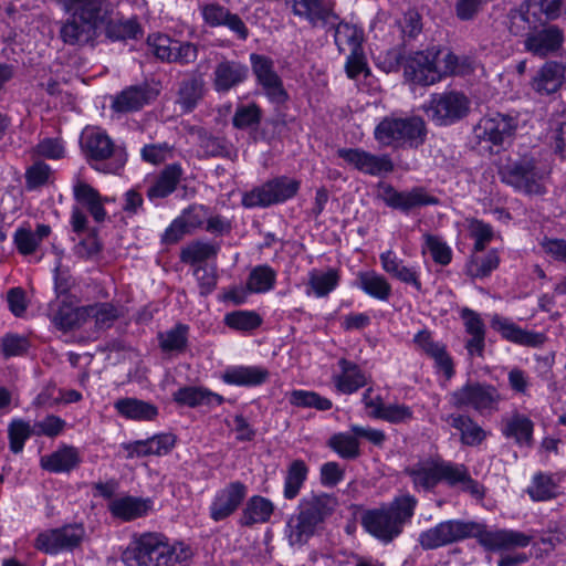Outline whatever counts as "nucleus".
I'll return each instance as SVG.
<instances>
[{
	"label": "nucleus",
	"mask_w": 566,
	"mask_h": 566,
	"mask_svg": "<svg viewBox=\"0 0 566 566\" xmlns=\"http://www.w3.org/2000/svg\"><path fill=\"white\" fill-rule=\"evenodd\" d=\"M474 537L486 551L499 552L527 547L533 536L515 530L489 531L485 525L461 520H448L423 531L419 544L423 549H436Z\"/></svg>",
	"instance_id": "f257e3e1"
},
{
	"label": "nucleus",
	"mask_w": 566,
	"mask_h": 566,
	"mask_svg": "<svg viewBox=\"0 0 566 566\" xmlns=\"http://www.w3.org/2000/svg\"><path fill=\"white\" fill-rule=\"evenodd\" d=\"M403 473L418 492H432L440 482H446L451 488L460 485L463 492L476 499L483 496L481 484L471 478L464 464L446 461L440 457L419 459L407 465Z\"/></svg>",
	"instance_id": "f03ea898"
},
{
	"label": "nucleus",
	"mask_w": 566,
	"mask_h": 566,
	"mask_svg": "<svg viewBox=\"0 0 566 566\" xmlns=\"http://www.w3.org/2000/svg\"><path fill=\"white\" fill-rule=\"evenodd\" d=\"M71 15L61 24L59 35L64 44L83 46L93 42L102 21L104 0H55Z\"/></svg>",
	"instance_id": "7ed1b4c3"
},
{
	"label": "nucleus",
	"mask_w": 566,
	"mask_h": 566,
	"mask_svg": "<svg viewBox=\"0 0 566 566\" xmlns=\"http://www.w3.org/2000/svg\"><path fill=\"white\" fill-rule=\"evenodd\" d=\"M336 506V497L326 493H312L302 497L297 512L286 523L285 535L290 545L301 546L307 543Z\"/></svg>",
	"instance_id": "20e7f679"
},
{
	"label": "nucleus",
	"mask_w": 566,
	"mask_h": 566,
	"mask_svg": "<svg viewBox=\"0 0 566 566\" xmlns=\"http://www.w3.org/2000/svg\"><path fill=\"white\" fill-rule=\"evenodd\" d=\"M81 148L91 166L102 172L117 174L126 164L127 155L112 138L97 127L84 129Z\"/></svg>",
	"instance_id": "39448f33"
},
{
	"label": "nucleus",
	"mask_w": 566,
	"mask_h": 566,
	"mask_svg": "<svg viewBox=\"0 0 566 566\" xmlns=\"http://www.w3.org/2000/svg\"><path fill=\"white\" fill-rule=\"evenodd\" d=\"M375 138L382 146L418 148L427 136L424 120L419 116L385 117L375 128Z\"/></svg>",
	"instance_id": "423d86ee"
},
{
	"label": "nucleus",
	"mask_w": 566,
	"mask_h": 566,
	"mask_svg": "<svg viewBox=\"0 0 566 566\" xmlns=\"http://www.w3.org/2000/svg\"><path fill=\"white\" fill-rule=\"evenodd\" d=\"M502 400L499 390L491 384L469 380L448 396L450 406L458 410H474L481 416L499 411Z\"/></svg>",
	"instance_id": "0eeeda50"
},
{
	"label": "nucleus",
	"mask_w": 566,
	"mask_h": 566,
	"mask_svg": "<svg viewBox=\"0 0 566 566\" xmlns=\"http://www.w3.org/2000/svg\"><path fill=\"white\" fill-rule=\"evenodd\" d=\"M444 64V50L431 48L415 52L403 63L405 76L419 85H433L449 72Z\"/></svg>",
	"instance_id": "6e6552de"
},
{
	"label": "nucleus",
	"mask_w": 566,
	"mask_h": 566,
	"mask_svg": "<svg viewBox=\"0 0 566 566\" xmlns=\"http://www.w3.org/2000/svg\"><path fill=\"white\" fill-rule=\"evenodd\" d=\"M501 180L514 189L526 195H542L545 192L543 180L545 171L534 158L523 157L520 160L506 164L500 169Z\"/></svg>",
	"instance_id": "1a4fd4ad"
},
{
	"label": "nucleus",
	"mask_w": 566,
	"mask_h": 566,
	"mask_svg": "<svg viewBox=\"0 0 566 566\" xmlns=\"http://www.w3.org/2000/svg\"><path fill=\"white\" fill-rule=\"evenodd\" d=\"M298 189L297 180L285 176L277 177L244 192L241 203L248 209L265 208L293 198Z\"/></svg>",
	"instance_id": "9d476101"
},
{
	"label": "nucleus",
	"mask_w": 566,
	"mask_h": 566,
	"mask_svg": "<svg viewBox=\"0 0 566 566\" xmlns=\"http://www.w3.org/2000/svg\"><path fill=\"white\" fill-rule=\"evenodd\" d=\"M566 11V0H527L516 11L511 12L510 31L515 34H522L525 31V24L545 23L557 19Z\"/></svg>",
	"instance_id": "9b49d317"
},
{
	"label": "nucleus",
	"mask_w": 566,
	"mask_h": 566,
	"mask_svg": "<svg viewBox=\"0 0 566 566\" xmlns=\"http://www.w3.org/2000/svg\"><path fill=\"white\" fill-rule=\"evenodd\" d=\"M423 109L437 125H451L464 118L470 111V101L461 92L449 91L430 96Z\"/></svg>",
	"instance_id": "f8f14e48"
},
{
	"label": "nucleus",
	"mask_w": 566,
	"mask_h": 566,
	"mask_svg": "<svg viewBox=\"0 0 566 566\" xmlns=\"http://www.w3.org/2000/svg\"><path fill=\"white\" fill-rule=\"evenodd\" d=\"M85 535V528L82 524H67L40 533L35 538V547L52 555L63 551H73L82 544Z\"/></svg>",
	"instance_id": "ddd939ff"
},
{
	"label": "nucleus",
	"mask_w": 566,
	"mask_h": 566,
	"mask_svg": "<svg viewBox=\"0 0 566 566\" xmlns=\"http://www.w3.org/2000/svg\"><path fill=\"white\" fill-rule=\"evenodd\" d=\"M167 538L158 533H145L135 537L123 553L127 566H155L166 549Z\"/></svg>",
	"instance_id": "4468645a"
},
{
	"label": "nucleus",
	"mask_w": 566,
	"mask_h": 566,
	"mask_svg": "<svg viewBox=\"0 0 566 566\" xmlns=\"http://www.w3.org/2000/svg\"><path fill=\"white\" fill-rule=\"evenodd\" d=\"M250 62L256 83L262 87L270 102L284 104L289 99V94L284 88L282 78L274 69L273 60L265 55L252 53Z\"/></svg>",
	"instance_id": "2eb2a0df"
},
{
	"label": "nucleus",
	"mask_w": 566,
	"mask_h": 566,
	"mask_svg": "<svg viewBox=\"0 0 566 566\" xmlns=\"http://www.w3.org/2000/svg\"><path fill=\"white\" fill-rule=\"evenodd\" d=\"M333 0H286V8L312 28H327L337 19Z\"/></svg>",
	"instance_id": "dca6fc26"
},
{
	"label": "nucleus",
	"mask_w": 566,
	"mask_h": 566,
	"mask_svg": "<svg viewBox=\"0 0 566 566\" xmlns=\"http://www.w3.org/2000/svg\"><path fill=\"white\" fill-rule=\"evenodd\" d=\"M518 122L515 116L494 112L480 119L474 133L479 139L500 146L512 140Z\"/></svg>",
	"instance_id": "f3484780"
},
{
	"label": "nucleus",
	"mask_w": 566,
	"mask_h": 566,
	"mask_svg": "<svg viewBox=\"0 0 566 566\" xmlns=\"http://www.w3.org/2000/svg\"><path fill=\"white\" fill-rule=\"evenodd\" d=\"M563 31L553 24L532 23L524 40V49L538 57L556 53L563 45Z\"/></svg>",
	"instance_id": "a211bd4d"
},
{
	"label": "nucleus",
	"mask_w": 566,
	"mask_h": 566,
	"mask_svg": "<svg viewBox=\"0 0 566 566\" xmlns=\"http://www.w3.org/2000/svg\"><path fill=\"white\" fill-rule=\"evenodd\" d=\"M377 188L379 199L388 207L405 212L418 207L438 203V199L428 195L421 187H415L409 191H398L389 184L379 182Z\"/></svg>",
	"instance_id": "6ab92c4d"
},
{
	"label": "nucleus",
	"mask_w": 566,
	"mask_h": 566,
	"mask_svg": "<svg viewBox=\"0 0 566 566\" xmlns=\"http://www.w3.org/2000/svg\"><path fill=\"white\" fill-rule=\"evenodd\" d=\"M337 155L349 166L370 176L389 174L395 168L388 155H375L361 148H340L337 150Z\"/></svg>",
	"instance_id": "aec40b11"
},
{
	"label": "nucleus",
	"mask_w": 566,
	"mask_h": 566,
	"mask_svg": "<svg viewBox=\"0 0 566 566\" xmlns=\"http://www.w3.org/2000/svg\"><path fill=\"white\" fill-rule=\"evenodd\" d=\"M247 494L248 488L244 483L230 482L216 493L209 506L210 518L220 522L231 516L240 507Z\"/></svg>",
	"instance_id": "412c9836"
},
{
	"label": "nucleus",
	"mask_w": 566,
	"mask_h": 566,
	"mask_svg": "<svg viewBox=\"0 0 566 566\" xmlns=\"http://www.w3.org/2000/svg\"><path fill=\"white\" fill-rule=\"evenodd\" d=\"M364 528L384 543L391 542L402 528L387 507L369 510L361 516Z\"/></svg>",
	"instance_id": "4be33fe9"
},
{
	"label": "nucleus",
	"mask_w": 566,
	"mask_h": 566,
	"mask_svg": "<svg viewBox=\"0 0 566 566\" xmlns=\"http://www.w3.org/2000/svg\"><path fill=\"white\" fill-rule=\"evenodd\" d=\"M157 95L158 91L148 83L130 85L113 98L112 108L117 113L137 112L155 101Z\"/></svg>",
	"instance_id": "5701e85b"
},
{
	"label": "nucleus",
	"mask_w": 566,
	"mask_h": 566,
	"mask_svg": "<svg viewBox=\"0 0 566 566\" xmlns=\"http://www.w3.org/2000/svg\"><path fill=\"white\" fill-rule=\"evenodd\" d=\"M249 75V67L234 60L223 59L213 70V87L218 93L229 92L242 84Z\"/></svg>",
	"instance_id": "b1692460"
},
{
	"label": "nucleus",
	"mask_w": 566,
	"mask_h": 566,
	"mask_svg": "<svg viewBox=\"0 0 566 566\" xmlns=\"http://www.w3.org/2000/svg\"><path fill=\"white\" fill-rule=\"evenodd\" d=\"M566 65L557 61L545 62L531 81L532 88L539 95L556 93L565 80Z\"/></svg>",
	"instance_id": "393cba45"
},
{
	"label": "nucleus",
	"mask_w": 566,
	"mask_h": 566,
	"mask_svg": "<svg viewBox=\"0 0 566 566\" xmlns=\"http://www.w3.org/2000/svg\"><path fill=\"white\" fill-rule=\"evenodd\" d=\"M490 325L504 339L518 345L536 347L542 345L545 339L543 334L525 331L511 319L499 314H494L491 317Z\"/></svg>",
	"instance_id": "a878e982"
},
{
	"label": "nucleus",
	"mask_w": 566,
	"mask_h": 566,
	"mask_svg": "<svg viewBox=\"0 0 566 566\" xmlns=\"http://www.w3.org/2000/svg\"><path fill=\"white\" fill-rule=\"evenodd\" d=\"M339 373L332 379L336 390L344 395H352L368 384V376L354 361L340 358L337 363Z\"/></svg>",
	"instance_id": "bb28decb"
},
{
	"label": "nucleus",
	"mask_w": 566,
	"mask_h": 566,
	"mask_svg": "<svg viewBox=\"0 0 566 566\" xmlns=\"http://www.w3.org/2000/svg\"><path fill=\"white\" fill-rule=\"evenodd\" d=\"M501 431L504 437L513 439L520 447L531 448L534 443V422L517 411L502 419Z\"/></svg>",
	"instance_id": "cd10ccee"
},
{
	"label": "nucleus",
	"mask_w": 566,
	"mask_h": 566,
	"mask_svg": "<svg viewBox=\"0 0 566 566\" xmlns=\"http://www.w3.org/2000/svg\"><path fill=\"white\" fill-rule=\"evenodd\" d=\"M81 462L82 457L78 449L66 444L40 460L42 469L53 473H69L76 469Z\"/></svg>",
	"instance_id": "c85d7f7f"
},
{
	"label": "nucleus",
	"mask_w": 566,
	"mask_h": 566,
	"mask_svg": "<svg viewBox=\"0 0 566 566\" xmlns=\"http://www.w3.org/2000/svg\"><path fill=\"white\" fill-rule=\"evenodd\" d=\"M326 30H334V41L339 52L356 51L363 49L364 31L355 24L343 21L337 14L334 23L325 28Z\"/></svg>",
	"instance_id": "c756f323"
},
{
	"label": "nucleus",
	"mask_w": 566,
	"mask_h": 566,
	"mask_svg": "<svg viewBox=\"0 0 566 566\" xmlns=\"http://www.w3.org/2000/svg\"><path fill=\"white\" fill-rule=\"evenodd\" d=\"M381 266L392 277L398 281L413 286L417 291H421L422 284L420 282L419 273L415 268L406 266L396 253L391 250L382 252L379 255Z\"/></svg>",
	"instance_id": "7c9ffc66"
},
{
	"label": "nucleus",
	"mask_w": 566,
	"mask_h": 566,
	"mask_svg": "<svg viewBox=\"0 0 566 566\" xmlns=\"http://www.w3.org/2000/svg\"><path fill=\"white\" fill-rule=\"evenodd\" d=\"M182 168L178 164L166 166L147 189L149 200L163 199L171 195L182 177Z\"/></svg>",
	"instance_id": "2f4dec72"
},
{
	"label": "nucleus",
	"mask_w": 566,
	"mask_h": 566,
	"mask_svg": "<svg viewBox=\"0 0 566 566\" xmlns=\"http://www.w3.org/2000/svg\"><path fill=\"white\" fill-rule=\"evenodd\" d=\"M444 420L460 432V441L464 446H479L486 438L483 428L468 415L452 413Z\"/></svg>",
	"instance_id": "473e14b6"
},
{
	"label": "nucleus",
	"mask_w": 566,
	"mask_h": 566,
	"mask_svg": "<svg viewBox=\"0 0 566 566\" xmlns=\"http://www.w3.org/2000/svg\"><path fill=\"white\" fill-rule=\"evenodd\" d=\"M274 512V504L266 497L261 495L251 496L239 518L241 526H253L254 524H263L270 521Z\"/></svg>",
	"instance_id": "72a5a7b5"
},
{
	"label": "nucleus",
	"mask_w": 566,
	"mask_h": 566,
	"mask_svg": "<svg viewBox=\"0 0 566 566\" xmlns=\"http://www.w3.org/2000/svg\"><path fill=\"white\" fill-rule=\"evenodd\" d=\"M174 401L190 408L199 406H220L223 397L201 387L186 386L172 395Z\"/></svg>",
	"instance_id": "f704fd0d"
},
{
	"label": "nucleus",
	"mask_w": 566,
	"mask_h": 566,
	"mask_svg": "<svg viewBox=\"0 0 566 566\" xmlns=\"http://www.w3.org/2000/svg\"><path fill=\"white\" fill-rule=\"evenodd\" d=\"M114 408L126 419L151 421L158 416V408L137 398H122L115 401Z\"/></svg>",
	"instance_id": "c9c22d12"
},
{
	"label": "nucleus",
	"mask_w": 566,
	"mask_h": 566,
	"mask_svg": "<svg viewBox=\"0 0 566 566\" xmlns=\"http://www.w3.org/2000/svg\"><path fill=\"white\" fill-rule=\"evenodd\" d=\"M269 370L260 366H238L224 371L222 379L229 385L259 386L269 378Z\"/></svg>",
	"instance_id": "e433bc0d"
},
{
	"label": "nucleus",
	"mask_w": 566,
	"mask_h": 566,
	"mask_svg": "<svg viewBox=\"0 0 566 566\" xmlns=\"http://www.w3.org/2000/svg\"><path fill=\"white\" fill-rule=\"evenodd\" d=\"M150 500H143L134 496H123L111 501L108 510L118 518L132 521L144 516L150 509Z\"/></svg>",
	"instance_id": "4c0bfd02"
},
{
	"label": "nucleus",
	"mask_w": 566,
	"mask_h": 566,
	"mask_svg": "<svg viewBox=\"0 0 566 566\" xmlns=\"http://www.w3.org/2000/svg\"><path fill=\"white\" fill-rule=\"evenodd\" d=\"M74 197L77 203L85 208L96 222L105 220V200L96 189L86 182H78L74 186Z\"/></svg>",
	"instance_id": "58836bf2"
},
{
	"label": "nucleus",
	"mask_w": 566,
	"mask_h": 566,
	"mask_svg": "<svg viewBox=\"0 0 566 566\" xmlns=\"http://www.w3.org/2000/svg\"><path fill=\"white\" fill-rule=\"evenodd\" d=\"M357 286L379 301H388L391 295V285L387 279L375 271L359 272L357 274Z\"/></svg>",
	"instance_id": "ea45409f"
},
{
	"label": "nucleus",
	"mask_w": 566,
	"mask_h": 566,
	"mask_svg": "<svg viewBox=\"0 0 566 566\" xmlns=\"http://www.w3.org/2000/svg\"><path fill=\"white\" fill-rule=\"evenodd\" d=\"M308 474V467L303 460H294L290 463L284 476L283 495L286 500H294L301 492Z\"/></svg>",
	"instance_id": "a19ab883"
},
{
	"label": "nucleus",
	"mask_w": 566,
	"mask_h": 566,
	"mask_svg": "<svg viewBox=\"0 0 566 566\" xmlns=\"http://www.w3.org/2000/svg\"><path fill=\"white\" fill-rule=\"evenodd\" d=\"M203 81L198 77L182 80L178 90L177 104L186 113L192 112L203 97Z\"/></svg>",
	"instance_id": "79ce46f5"
},
{
	"label": "nucleus",
	"mask_w": 566,
	"mask_h": 566,
	"mask_svg": "<svg viewBox=\"0 0 566 566\" xmlns=\"http://www.w3.org/2000/svg\"><path fill=\"white\" fill-rule=\"evenodd\" d=\"M85 306L74 307L70 304H61L52 316L54 326L67 332L82 326L85 322Z\"/></svg>",
	"instance_id": "37998d69"
},
{
	"label": "nucleus",
	"mask_w": 566,
	"mask_h": 566,
	"mask_svg": "<svg viewBox=\"0 0 566 566\" xmlns=\"http://www.w3.org/2000/svg\"><path fill=\"white\" fill-rule=\"evenodd\" d=\"M189 327L177 324L172 328L158 334L159 347L164 353H184L188 346Z\"/></svg>",
	"instance_id": "c03bdc74"
},
{
	"label": "nucleus",
	"mask_w": 566,
	"mask_h": 566,
	"mask_svg": "<svg viewBox=\"0 0 566 566\" xmlns=\"http://www.w3.org/2000/svg\"><path fill=\"white\" fill-rule=\"evenodd\" d=\"M527 494L534 501H548L555 499L559 494L558 482L553 475L545 473H536L532 484L527 488Z\"/></svg>",
	"instance_id": "a18cd8bd"
},
{
	"label": "nucleus",
	"mask_w": 566,
	"mask_h": 566,
	"mask_svg": "<svg viewBox=\"0 0 566 566\" xmlns=\"http://www.w3.org/2000/svg\"><path fill=\"white\" fill-rule=\"evenodd\" d=\"M220 250L218 244L195 241L186 245L180 253V260L187 264H196L214 259Z\"/></svg>",
	"instance_id": "49530a36"
},
{
	"label": "nucleus",
	"mask_w": 566,
	"mask_h": 566,
	"mask_svg": "<svg viewBox=\"0 0 566 566\" xmlns=\"http://www.w3.org/2000/svg\"><path fill=\"white\" fill-rule=\"evenodd\" d=\"M339 282L338 271L329 269L326 272H310L308 284L316 297H325L336 289Z\"/></svg>",
	"instance_id": "de8ad7c7"
},
{
	"label": "nucleus",
	"mask_w": 566,
	"mask_h": 566,
	"mask_svg": "<svg viewBox=\"0 0 566 566\" xmlns=\"http://www.w3.org/2000/svg\"><path fill=\"white\" fill-rule=\"evenodd\" d=\"M85 322L92 318L98 328H108L118 318L119 313L112 303H95L85 306Z\"/></svg>",
	"instance_id": "09e8293b"
},
{
	"label": "nucleus",
	"mask_w": 566,
	"mask_h": 566,
	"mask_svg": "<svg viewBox=\"0 0 566 566\" xmlns=\"http://www.w3.org/2000/svg\"><path fill=\"white\" fill-rule=\"evenodd\" d=\"M35 436V428L22 419H13L8 426L9 448L13 453L23 450L24 442Z\"/></svg>",
	"instance_id": "8fccbe9b"
},
{
	"label": "nucleus",
	"mask_w": 566,
	"mask_h": 566,
	"mask_svg": "<svg viewBox=\"0 0 566 566\" xmlns=\"http://www.w3.org/2000/svg\"><path fill=\"white\" fill-rule=\"evenodd\" d=\"M200 148L209 157H224L235 160L237 150H234L224 139L200 132Z\"/></svg>",
	"instance_id": "3c124183"
},
{
	"label": "nucleus",
	"mask_w": 566,
	"mask_h": 566,
	"mask_svg": "<svg viewBox=\"0 0 566 566\" xmlns=\"http://www.w3.org/2000/svg\"><path fill=\"white\" fill-rule=\"evenodd\" d=\"M276 272L269 265L255 266L249 275L248 289L253 293H265L274 287Z\"/></svg>",
	"instance_id": "603ef678"
},
{
	"label": "nucleus",
	"mask_w": 566,
	"mask_h": 566,
	"mask_svg": "<svg viewBox=\"0 0 566 566\" xmlns=\"http://www.w3.org/2000/svg\"><path fill=\"white\" fill-rule=\"evenodd\" d=\"M289 401L295 407L315 408L319 411L329 410L333 406L328 398H325L315 391L301 389L291 391L289 395Z\"/></svg>",
	"instance_id": "864d4df0"
},
{
	"label": "nucleus",
	"mask_w": 566,
	"mask_h": 566,
	"mask_svg": "<svg viewBox=\"0 0 566 566\" xmlns=\"http://www.w3.org/2000/svg\"><path fill=\"white\" fill-rule=\"evenodd\" d=\"M328 446L343 459H356L360 455L359 442L354 433H336L329 438Z\"/></svg>",
	"instance_id": "5fc2aeb1"
},
{
	"label": "nucleus",
	"mask_w": 566,
	"mask_h": 566,
	"mask_svg": "<svg viewBox=\"0 0 566 566\" xmlns=\"http://www.w3.org/2000/svg\"><path fill=\"white\" fill-rule=\"evenodd\" d=\"M499 264L497 251L491 250L485 255H473L468 264V273L472 277H486L497 269Z\"/></svg>",
	"instance_id": "6e6d98bb"
},
{
	"label": "nucleus",
	"mask_w": 566,
	"mask_h": 566,
	"mask_svg": "<svg viewBox=\"0 0 566 566\" xmlns=\"http://www.w3.org/2000/svg\"><path fill=\"white\" fill-rule=\"evenodd\" d=\"M224 323L232 329L250 332L262 324V318L258 313L252 311H234L226 315Z\"/></svg>",
	"instance_id": "4d7b16f0"
},
{
	"label": "nucleus",
	"mask_w": 566,
	"mask_h": 566,
	"mask_svg": "<svg viewBox=\"0 0 566 566\" xmlns=\"http://www.w3.org/2000/svg\"><path fill=\"white\" fill-rule=\"evenodd\" d=\"M418 500L411 494H403L395 497L389 506H386L389 512L395 516V520L403 528V525L411 520Z\"/></svg>",
	"instance_id": "13d9d810"
},
{
	"label": "nucleus",
	"mask_w": 566,
	"mask_h": 566,
	"mask_svg": "<svg viewBox=\"0 0 566 566\" xmlns=\"http://www.w3.org/2000/svg\"><path fill=\"white\" fill-rule=\"evenodd\" d=\"M164 551L155 566H187L191 557L190 548L181 543L170 545L166 542Z\"/></svg>",
	"instance_id": "bf43d9fd"
},
{
	"label": "nucleus",
	"mask_w": 566,
	"mask_h": 566,
	"mask_svg": "<svg viewBox=\"0 0 566 566\" xmlns=\"http://www.w3.org/2000/svg\"><path fill=\"white\" fill-rule=\"evenodd\" d=\"M24 177L27 188L35 190L52 182L53 171L48 164L36 160L25 170Z\"/></svg>",
	"instance_id": "052dcab7"
},
{
	"label": "nucleus",
	"mask_w": 566,
	"mask_h": 566,
	"mask_svg": "<svg viewBox=\"0 0 566 566\" xmlns=\"http://www.w3.org/2000/svg\"><path fill=\"white\" fill-rule=\"evenodd\" d=\"M424 247L430 252L433 261L441 265H448L452 260L450 247L439 235L424 233Z\"/></svg>",
	"instance_id": "680f3d73"
},
{
	"label": "nucleus",
	"mask_w": 566,
	"mask_h": 566,
	"mask_svg": "<svg viewBox=\"0 0 566 566\" xmlns=\"http://www.w3.org/2000/svg\"><path fill=\"white\" fill-rule=\"evenodd\" d=\"M261 117L262 111L256 104L241 105L235 109L232 124L239 129L256 127L261 122Z\"/></svg>",
	"instance_id": "e2e57ef3"
},
{
	"label": "nucleus",
	"mask_w": 566,
	"mask_h": 566,
	"mask_svg": "<svg viewBox=\"0 0 566 566\" xmlns=\"http://www.w3.org/2000/svg\"><path fill=\"white\" fill-rule=\"evenodd\" d=\"M413 418L410 407L399 403H389L386 408H378L376 419H381L390 423H406Z\"/></svg>",
	"instance_id": "0e129e2a"
},
{
	"label": "nucleus",
	"mask_w": 566,
	"mask_h": 566,
	"mask_svg": "<svg viewBox=\"0 0 566 566\" xmlns=\"http://www.w3.org/2000/svg\"><path fill=\"white\" fill-rule=\"evenodd\" d=\"M448 66L449 72L446 73V76L450 75H469L474 72L476 63L474 60L463 56L458 57L455 54L450 52L449 50H444V64Z\"/></svg>",
	"instance_id": "69168bd1"
},
{
	"label": "nucleus",
	"mask_w": 566,
	"mask_h": 566,
	"mask_svg": "<svg viewBox=\"0 0 566 566\" xmlns=\"http://www.w3.org/2000/svg\"><path fill=\"white\" fill-rule=\"evenodd\" d=\"M1 352L4 358L24 355L30 343L25 336L18 334H6L1 339Z\"/></svg>",
	"instance_id": "338daca9"
},
{
	"label": "nucleus",
	"mask_w": 566,
	"mask_h": 566,
	"mask_svg": "<svg viewBox=\"0 0 566 566\" xmlns=\"http://www.w3.org/2000/svg\"><path fill=\"white\" fill-rule=\"evenodd\" d=\"M469 231L474 239L475 252H482L494 235L492 227L478 219L470 221Z\"/></svg>",
	"instance_id": "774afa93"
}]
</instances>
